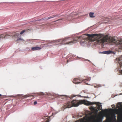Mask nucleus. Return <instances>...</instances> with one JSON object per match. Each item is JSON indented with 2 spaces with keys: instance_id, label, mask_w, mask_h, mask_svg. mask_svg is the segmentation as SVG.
<instances>
[{
  "instance_id": "nucleus-1",
  "label": "nucleus",
  "mask_w": 122,
  "mask_h": 122,
  "mask_svg": "<svg viewBox=\"0 0 122 122\" xmlns=\"http://www.w3.org/2000/svg\"><path fill=\"white\" fill-rule=\"evenodd\" d=\"M86 35L89 38V39L91 41H97V43L99 44L103 43L105 42H107L108 40L111 42L115 43L117 42V40L114 38H111L109 39L107 36L101 39L102 36L100 34H86Z\"/></svg>"
},
{
  "instance_id": "nucleus-2",
  "label": "nucleus",
  "mask_w": 122,
  "mask_h": 122,
  "mask_svg": "<svg viewBox=\"0 0 122 122\" xmlns=\"http://www.w3.org/2000/svg\"><path fill=\"white\" fill-rule=\"evenodd\" d=\"M84 35H82L79 37L77 36L74 37L72 40L69 41L70 38H65L63 39H61L56 40V42H59L61 45L68 44H71L76 43L77 41L80 40L81 39L83 38Z\"/></svg>"
},
{
  "instance_id": "nucleus-3",
  "label": "nucleus",
  "mask_w": 122,
  "mask_h": 122,
  "mask_svg": "<svg viewBox=\"0 0 122 122\" xmlns=\"http://www.w3.org/2000/svg\"><path fill=\"white\" fill-rule=\"evenodd\" d=\"M72 107H77L80 104H84L86 105H90L93 104L91 102L85 100H81L79 101L77 100H73L71 102ZM93 104H94L93 103Z\"/></svg>"
},
{
  "instance_id": "nucleus-4",
  "label": "nucleus",
  "mask_w": 122,
  "mask_h": 122,
  "mask_svg": "<svg viewBox=\"0 0 122 122\" xmlns=\"http://www.w3.org/2000/svg\"><path fill=\"white\" fill-rule=\"evenodd\" d=\"M91 78L90 77H87V78L82 80L81 79H79L78 78H75L73 80V82L74 83L77 84L81 82V81L83 82L86 84L88 85V84L86 82L90 81L91 80Z\"/></svg>"
},
{
  "instance_id": "nucleus-5",
  "label": "nucleus",
  "mask_w": 122,
  "mask_h": 122,
  "mask_svg": "<svg viewBox=\"0 0 122 122\" xmlns=\"http://www.w3.org/2000/svg\"><path fill=\"white\" fill-rule=\"evenodd\" d=\"M65 105L63 106L64 109L67 108H70L72 107L71 102H69L65 104Z\"/></svg>"
},
{
  "instance_id": "nucleus-6",
  "label": "nucleus",
  "mask_w": 122,
  "mask_h": 122,
  "mask_svg": "<svg viewBox=\"0 0 122 122\" xmlns=\"http://www.w3.org/2000/svg\"><path fill=\"white\" fill-rule=\"evenodd\" d=\"M91 103H92V104L94 103V104H92L91 105H93V104H96L97 105V109H98V110L99 111L100 110H101L102 108V105L100 104H99V102H91Z\"/></svg>"
},
{
  "instance_id": "nucleus-7",
  "label": "nucleus",
  "mask_w": 122,
  "mask_h": 122,
  "mask_svg": "<svg viewBox=\"0 0 122 122\" xmlns=\"http://www.w3.org/2000/svg\"><path fill=\"white\" fill-rule=\"evenodd\" d=\"M59 15L58 14H56L55 15H53L52 16H50L48 18H45V19H44L43 20H47L51 18H54L55 17Z\"/></svg>"
},
{
  "instance_id": "nucleus-8",
  "label": "nucleus",
  "mask_w": 122,
  "mask_h": 122,
  "mask_svg": "<svg viewBox=\"0 0 122 122\" xmlns=\"http://www.w3.org/2000/svg\"><path fill=\"white\" fill-rule=\"evenodd\" d=\"M41 47L37 46L33 47H32L31 48V49L33 51L37 50H41Z\"/></svg>"
},
{
  "instance_id": "nucleus-9",
  "label": "nucleus",
  "mask_w": 122,
  "mask_h": 122,
  "mask_svg": "<svg viewBox=\"0 0 122 122\" xmlns=\"http://www.w3.org/2000/svg\"><path fill=\"white\" fill-rule=\"evenodd\" d=\"M112 53L113 52L112 51L110 50H109L107 51H103L101 53L107 54H109Z\"/></svg>"
},
{
  "instance_id": "nucleus-10",
  "label": "nucleus",
  "mask_w": 122,
  "mask_h": 122,
  "mask_svg": "<svg viewBox=\"0 0 122 122\" xmlns=\"http://www.w3.org/2000/svg\"><path fill=\"white\" fill-rule=\"evenodd\" d=\"M20 34L19 33H16L14 35H12V37H15L17 38L18 36H19Z\"/></svg>"
},
{
  "instance_id": "nucleus-11",
  "label": "nucleus",
  "mask_w": 122,
  "mask_h": 122,
  "mask_svg": "<svg viewBox=\"0 0 122 122\" xmlns=\"http://www.w3.org/2000/svg\"><path fill=\"white\" fill-rule=\"evenodd\" d=\"M94 13L93 12H90L89 14V16L91 18H94L95 16L94 15Z\"/></svg>"
},
{
  "instance_id": "nucleus-12",
  "label": "nucleus",
  "mask_w": 122,
  "mask_h": 122,
  "mask_svg": "<svg viewBox=\"0 0 122 122\" xmlns=\"http://www.w3.org/2000/svg\"><path fill=\"white\" fill-rule=\"evenodd\" d=\"M67 18L68 20H71V19H73L74 18H72V17L70 15H69L68 16Z\"/></svg>"
},
{
  "instance_id": "nucleus-13",
  "label": "nucleus",
  "mask_w": 122,
  "mask_h": 122,
  "mask_svg": "<svg viewBox=\"0 0 122 122\" xmlns=\"http://www.w3.org/2000/svg\"><path fill=\"white\" fill-rule=\"evenodd\" d=\"M20 40L24 41V40L23 39H21L20 38H18L17 39L16 41H19Z\"/></svg>"
},
{
  "instance_id": "nucleus-14",
  "label": "nucleus",
  "mask_w": 122,
  "mask_h": 122,
  "mask_svg": "<svg viewBox=\"0 0 122 122\" xmlns=\"http://www.w3.org/2000/svg\"><path fill=\"white\" fill-rule=\"evenodd\" d=\"M101 86V85L99 84H98L96 85V86H94V87L95 88H98Z\"/></svg>"
},
{
  "instance_id": "nucleus-15",
  "label": "nucleus",
  "mask_w": 122,
  "mask_h": 122,
  "mask_svg": "<svg viewBox=\"0 0 122 122\" xmlns=\"http://www.w3.org/2000/svg\"><path fill=\"white\" fill-rule=\"evenodd\" d=\"M25 30H22L21 31V32L20 33V35H22L23 34L25 31Z\"/></svg>"
},
{
  "instance_id": "nucleus-16",
  "label": "nucleus",
  "mask_w": 122,
  "mask_h": 122,
  "mask_svg": "<svg viewBox=\"0 0 122 122\" xmlns=\"http://www.w3.org/2000/svg\"><path fill=\"white\" fill-rule=\"evenodd\" d=\"M30 96H31V97H33V96H32V95H30H30H25L24 96V97H25V98H26V97H30Z\"/></svg>"
},
{
  "instance_id": "nucleus-17",
  "label": "nucleus",
  "mask_w": 122,
  "mask_h": 122,
  "mask_svg": "<svg viewBox=\"0 0 122 122\" xmlns=\"http://www.w3.org/2000/svg\"><path fill=\"white\" fill-rule=\"evenodd\" d=\"M119 47V48L122 49V43L120 44Z\"/></svg>"
},
{
  "instance_id": "nucleus-18",
  "label": "nucleus",
  "mask_w": 122,
  "mask_h": 122,
  "mask_svg": "<svg viewBox=\"0 0 122 122\" xmlns=\"http://www.w3.org/2000/svg\"><path fill=\"white\" fill-rule=\"evenodd\" d=\"M90 109L92 111H95L96 110V109L94 108L93 107H92Z\"/></svg>"
},
{
  "instance_id": "nucleus-19",
  "label": "nucleus",
  "mask_w": 122,
  "mask_h": 122,
  "mask_svg": "<svg viewBox=\"0 0 122 122\" xmlns=\"http://www.w3.org/2000/svg\"><path fill=\"white\" fill-rule=\"evenodd\" d=\"M78 95H71V98H73V97H76V96H77Z\"/></svg>"
},
{
  "instance_id": "nucleus-20",
  "label": "nucleus",
  "mask_w": 122,
  "mask_h": 122,
  "mask_svg": "<svg viewBox=\"0 0 122 122\" xmlns=\"http://www.w3.org/2000/svg\"><path fill=\"white\" fill-rule=\"evenodd\" d=\"M37 104V102L36 101H35L34 102V105H36Z\"/></svg>"
},
{
  "instance_id": "nucleus-21",
  "label": "nucleus",
  "mask_w": 122,
  "mask_h": 122,
  "mask_svg": "<svg viewBox=\"0 0 122 122\" xmlns=\"http://www.w3.org/2000/svg\"><path fill=\"white\" fill-rule=\"evenodd\" d=\"M3 37L2 35H0V39Z\"/></svg>"
},
{
  "instance_id": "nucleus-22",
  "label": "nucleus",
  "mask_w": 122,
  "mask_h": 122,
  "mask_svg": "<svg viewBox=\"0 0 122 122\" xmlns=\"http://www.w3.org/2000/svg\"><path fill=\"white\" fill-rule=\"evenodd\" d=\"M72 15H75V16H76V14H73V13H72Z\"/></svg>"
},
{
  "instance_id": "nucleus-23",
  "label": "nucleus",
  "mask_w": 122,
  "mask_h": 122,
  "mask_svg": "<svg viewBox=\"0 0 122 122\" xmlns=\"http://www.w3.org/2000/svg\"><path fill=\"white\" fill-rule=\"evenodd\" d=\"M120 104L119 105H120V106L121 107H122V104H121V103H120Z\"/></svg>"
},
{
  "instance_id": "nucleus-24",
  "label": "nucleus",
  "mask_w": 122,
  "mask_h": 122,
  "mask_svg": "<svg viewBox=\"0 0 122 122\" xmlns=\"http://www.w3.org/2000/svg\"><path fill=\"white\" fill-rule=\"evenodd\" d=\"M62 20V19H59L58 20H56V21H55V22H56V21H58V20Z\"/></svg>"
},
{
  "instance_id": "nucleus-25",
  "label": "nucleus",
  "mask_w": 122,
  "mask_h": 122,
  "mask_svg": "<svg viewBox=\"0 0 122 122\" xmlns=\"http://www.w3.org/2000/svg\"><path fill=\"white\" fill-rule=\"evenodd\" d=\"M47 25L49 26H50V23H48L47 24Z\"/></svg>"
},
{
  "instance_id": "nucleus-26",
  "label": "nucleus",
  "mask_w": 122,
  "mask_h": 122,
  "mask_svg": "<svg viewBox=\"0 0 122 122\" xmlns=\"http://www.w3.org/2000/svg\"><path fill=\"white\" fill-rule=\"evenodd\" d=\"M98 110H97V109H96V110H95V111H96L97 112Z\"/></svg>"
},
{
  "instance_id": "nucleus-27",
  "label": "nucleus",
  "mask_w": 122,
  "mask_h": 122,
  "mask_svg": "<svg viewBox=\"0 0 122 122\" xmlns=\"http://www.w3.org/2000/svg\"><path fill=\"white\" fill-rule=\"evenodd\" d=\"M62 96H65L66 97H67V96H66V95H65V96H64V95H62Z\"/></svg>"
},
{
  "instance_id": "nucleus-28",
  "label": "nucleus",
  "mask_w": 122,
  "mask_h": 122,
  "mask_svg": "<svg viewBox=\"0 0 122 122\" xmlns=\"http://www.w3.org/2000/svg\"><path fill=\"white\" fill-rule=\"evenodd\" d=\"M46 118H48V117H47V116H46Z\"/></svg>"
},
{
  "instance_id": "nucleus-29",
  "label": "nucleus",
  "mask_w": 122,
  "mask_h": 122,
  "mask_svg": "<svg viewBox=\"0 0 122 122\" xmlns=\"http://www.w3.org/2000/svg\"><path fill=\"white\" fill-rule=\"evenodd\" d=\"M87 61H89V60H88Z\"/></svg>"
},
{
  "instance_id": "nucleus-30",
  "label": "nucleus",
  "mask_w": 122,
  "mask_h": 122,
  "mask_svg": "<svg viewBox=\"0 0 122 122\" xmlns=\"http://www.w3.org/2000/svg\"><path fill=\"white\" fill-rule=\"evenodd\" d=\"M1 96V95L0 94V96Z\"/></svg>"
},
{
  "instance_id": "nucleus-31",
  "label": "nucleus",
  "mask_w": 122,
  "mask_h": 122,
  "mask_svg": "<svg viewBox=\"0 0 122 122\" xmlns=\"http://www.w3.org/2000/svg\"><path fill=\"white\" fill-rule=\"evenodd\" d=\"M120 115L121 116V114H120Z\"/></svg>"
},
{
  "instance_id": "nucleus-32",
  "label": "nucleus",
  "mask_w": 122,
  "mask_h": 122,
  "mask_svg": "<svg viewBox=\"0 0 122 122\" xmlns=\"http://www.w3.org/2000/svg\"><path fill=\"white\" fill-rule=\"evenodd\" d=\"M119 113H120V112H119L118 113V114H119Z\"/></svg>"
},
{
  "instance_id": "nucleus-33",
  "label": "nucleus",
  "mask_w": 122,
  "mask_h": 122,
  "mask_svg": "<svg viewBox=\"0 0 122 122\" xmlns=\"http://www.w3.org/2000/svg\"><path fill=\"white\" fill-rule=\"evenodd\" d=\"M33 98H31V99H33Z\"/></svg>"
},
{
  "instance_id": "nucleus-34",
  "label": "nucleus",
  "mask_w": 122,
  "mask_h": 122,
  "mask_svg": "<svg viewBox=\"0 0 122 122\" xmlns=\"http://www.w3.org/2000/svg\"><path fill=\"white\" fill-rule=\"evenodd\" d=\"M43 94V93H42L41 95H42Z\"/></svg>"
}]
</instances>
